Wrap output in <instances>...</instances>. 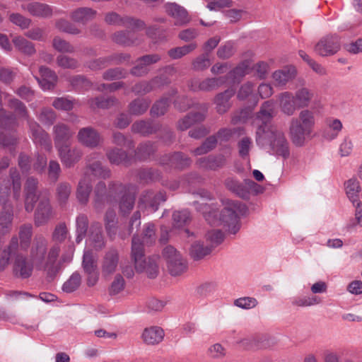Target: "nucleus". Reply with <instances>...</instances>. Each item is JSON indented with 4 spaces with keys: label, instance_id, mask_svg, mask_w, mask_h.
I'll list each match as a JSON object with an SVG mask.
<instances>
[{
    "label": "nucleus",
    "instance_id": "nucleus-55",
    "mask_svg": "<svg viewBox=\"0 0 362 362\" xmlns=\"http://www.w3.org/2000/svg\"><path fill=\"white\" fill-rule=\"evenodd\" d=\"M57 198L60 204H65L71 192V186L68 182L59 183L56 189Z\"/></svg>",
    "mask_w": 362,
    "mask_h": 362
},
{
    "label": "nucleus",
    "instance_id": "nucleus-52",
    "mask_svg": "<svg viewBox=\"0 0 362 362\" xmlns=\"http://www.w3.org/2000/svg\"><path fill=\"white\" fill-rule=\"evenodd\" d=\"M36 116L42 124L47 126L52 125L57 119L55 112L50 107H43Z\"/></svg>",
    "mask_w": 362,
    "mask_h": 362
},
{
    "label": "nucleus",
    "instance_id": "nucleus-36",
    "mask_svg": "<svg viewBox=\"0 0 362 362\" xmlns=\"http://www.w3.org/2000/svg\"><path fill=\"white\" fill-rule=\"evenodd\" d=\"M345 189L347 197L353 204L360 202L358 200V194L361 191V187L359 182L356 179L351 178L345 184Z\"/></svg>",
    "mask_w": 362,
    "mask_h": 362
},
{
    "label": "nucleus",
    "instance_id": "nucleus-9",
    "mask_svg": "<svg viewBox=\"0 0 362 362\" xmlns=\"http://www.w3.org/2000/svg\"><path fill=\"white\" fill-rule=\"evenodd\" d=\"M126 190V187L119 183L111 182L109 185L108 195L106 194L107 189L105 182H99L95 186L94 190V207L97 211H101L105 202L110 201V197L117 192H122Z\"/></svg>",
    "mask_w": 362,
    "mask_h": 362
},
{
    "label": "nucleus",
    "instance_id": "nucleus-63",
    "mask_svg": "<svg viewBox=\"0 0 362 362\" xmlns=\"http://www.w3.org/2000/svg\"><path fill=\"white\" fill-rule=\"evenodd\" d=\"M211 64V61L207 54H203L196 57L192 63V66L193 70L201 71L206 69Z\"/></svg>",
    "mask_w": 362,
    "mask_h": 362
},
{
    "label": "nucleus",
    "instance_id": "nucleus-29",
    "mask_svg": "<svg viewBox=\"0 0 362 362\" xmlns=\"http://www.w3.org/2000/svg\"><path fill=\"white\" fill-rule=\"evenodd\" d=\"M91 190L90 178L85 175L80 180L76 189V198L80 204H86L88 203Z\"/></svg>",
    "mask_w": 362,
    "mask_h": 362
},
{
    "label": "nucleus",
    "instance_id": "nucleus-40",
    "mask_svg": "<svg viewBox=\"0 0 362 362\" xmlns=\"http://www.w3.org/2000/svg\"><path fill=\"white\" fill-rule=\"evenodd\" d=\"M12 41L15 47L25 54L32 55L35 52L34 45L23 37H15Z\"/></svg>",
    "mask_w": 362,
    "mask_h": 362
},
{
    "label": "nucleus",
    "instance_id": "nucleus-37",
    "mask_svg": "<svg viewBox=\"0 0 362 362\" xmlns=\"http://www.w3.org/2000/svg\"><path fill=\"white\" fill-rule=\"evenodd\" d=\"M96 15V11L90 8H79L74 11L71 14L72 20L76 22L86 23L93 19Z\"/></svg>",
    "mask_w": 362,
    "mask_h": 362
},
{
    "label": "nucleus",
    "instance_id": "nucleus-43",
    "mask_svg": "<svg viewBox=\"0 0 362 362\" xmlns=\"http://www.w3.org/2000/svg\"><path fill=\"white\" fill-rule=\"evenodd\" d=\"M158 127L156 125L146 121H138L134 122L132 126V131L134 133L141 134L142 135H148L156 132Z\"/></svg>",
    "mask_w": 362,
    "mask_h": 362
},
{
    "label": "nucleus",
    "instance_id": "nucleus-38",
    "mask_svg": "<svg viewBox=\"0 0 362 362\" xmlns=\"http://www.w3.org/2000/svg\"><path fill=\"white\" fill-rule=\"evenodd\" d=\"M136 37L132 32L119 31L112 35V40L123 46H132L136 44Z\"/></svg>",
    "mask_w": 362,
    "mask_h": 362
},
{
    "label": "nucleus",
    "instance_id": "nucleus-1",
    "mask_svg": "<svg viewBox=\"0 0 362 362\" xmlns=\"http://www.w3.org/2000/svg\"><path fill=\"white\" fill-rule=\"evenodd\" d=\"M68 229L64 223L57 224L52 234L54 244L48 247V241L42 235H36L30 249V257L35 268L47 272L49 276L54 275L58 271L56 264L61 248L59 244L63 243L68 235Z\"/></svg>",
    "mask_w": 362,
    "mask_h": 362
},
{
    "label": "nucleus",
    "instance_id": "nucleus-2",
    "mask_svg": "<svg viewBox=\"0 0 362 362\" xmlns=\"http://www.w3.org/2000/svg\"><path fill=\"white\" fill-rule=\"evenodd\" d=\"M37 180L33 177L26 180L24 189L25 209L28 212L33 211L37 202L34 214V223L36 226H42L55 216V211L50 203L48 192L37 191Z\"/></svg>",
    "mask_w": 362,
    "mask_h": 362
},
{
    "label": "nucleus",
    "instance_id": "nucleus-10",
    "mask_svg": "<svg viewBox=\"0 0 362 362\" xmlns=\"http://www.w3.org/2000/svg\"><path fill=\"white\" fill-rule=\"evenodd\" d=\"M209 105L206 103L198 104L197 111H192L187 115L180 119L177 122V128L180 131H185L192 126L203 122L206 115Z\"/></svg>",
    "mask_w": 362,
    "mask_h": 362
},
{
    "label": "nucleus",
    "instance_id": "nucleus-41",
    "mask_svg": "<svg viewBox=\"0 0 362 362\" xmlns=\"http://www.w3.org/2000/svg\"><path fill=\"white\" fill-rule=\"evenodd\" d=\"M197 47V45L195 42H192L182 47L172 48L168 51V54L173 59H180L194 51Z\"/></svg>",
    "mask_w": 362,
    "mask_h": 362
},
{
    "label": "nucleus",
    "instance_id": "nucleus-16",
    "mask_svg": "<svg viewBox=\"0 0 362 362\" xmlns=\"http://www.w3.org/2000/svg\"><path fill=\"white\" fill-rule=\"evenodd\" d=\"M226 81L225 77L207 78L202 81L192 78L189 82V87L193 91H211L221 86Z\"/></svg>",
    "mask_w": 362,
    "mask_h": 362
},
{
    "label": "nucleus",
    "instance_id": "nucleus-57",
    "mask_svg": "<svg viewBox=\"0 0 362 362\" xmlns=\"http://www.w3.org/2000/svg\"><path fill=\"white\" fill-rule=\"evenodd\" d=\"M116 103V100L112 98H95L88 100L90 108H108Z\"/></svg>",
    "mask_w": 362,
    "mask_h": 362
},
{
    "label": "nucleus",
    "instance_id": "nucleus-11",
    "mask_svg": "<svg viewBox=\"0 0 362 362\" xmlns=\"http://www.w3.org/2000/svg\"><path fill=\"white\" fill-rule=\"evenodd\" d=\"M56 148L63 166L66 168L74 167L83 156V151L78 146L66 144Z\"/></svg>",
    "mask_w": 362,
    "mask_h": 362
},
{
    "label": "nucleus",
    "instance_id": "nucleus-58",
    "mask_svg": "<svg viewBox=\"0 0 362 362\" xmlns=\"http://www.w3.org/2000/svg\"><path fill=\"white\" fill-rule=\"evenodd\" d=\"M135 197L133 194L125 193L119 202V209L124 214H129L134 205Z\"/></svg>",
    "mask_w": 362,
    "mask_h": 362
},
{
    "label": "nucleus",
    "instance_id": "nucleus-4",
    "mask_svg": "<svg viewBox=\"0 0 362 362\" xmlns=\"http://www.w3.org/2000/svg\"><path fill=\"white\" fill-rule=\"evenodd\" d=\"M256 143L261 148L269 146L273 154L287 158L289 156L288 143L284 134L275 126L259 125L256 130Z\"/></svg>",
    "mask_w": 362,
    "mask_h": 362
},
{
    "label": "nucleus",
    "instance_id": "nucleus-35",
    "mask_svg": "<svg viewBox=\"0 0 362 362\" xmlns=\"http://www.w3.org/2000/svg\"><path fill=\"white\" fill-rule=\"evenodd\" d=\"M165 158H168V161L163 163L164 164L170 163L177 168H184L192 163L191 159L181 152L174 153L170 156H166Z\"/></svg>",
    "mask_w": 362,
    "mask_h": 362
},
{
    "label": "nucleus",
    "instance_id": "nucleus-59",
    "mask_svg": "<svg viewBox=\"0 0 362 362\" xmlns=\"http://www.w3.org/2000/svg\"><path fill=\"white\" fill-rule=\"evenodd\" d=\"M190 216L187 210L175 211L173 214V226L180 228L189 221Z\"/></svg>",
    "mask_w": 362,
    "mask_h": 362
},
{
    "label": "nucleus",
    "instance_id": "nucleus-17",
    "mask_svg": "<svg viewBox=\"0 0 362 362\" xmlns=\"http://www.w3.org/2000/svg\"><path fill=\"white\" fill-rule=\"evenodd\" d=\"M74 132L67 124L58 122L53 127V138L55 147L58 148L68 144V141L72 138Z\"/></svg>",
    "mask_w": 362,
    "mask_h": 362
},
{
    "label": "nucleus",
    "instance_id": "nucleus-56",
    "mask_svg": "<svg viewBox=\"0 0 362 362\" xmlns=\"http://www.w3.org/2000/svg\"><path fill=\"white\" fill-rule=\"evenodd\" d=\"M169 105L170 100L166 98H163L153 105L151 109V114L156 117L163 115L167 112Z\"/></svg>",
    "mask_w": 362,
    "mask_h": 362
},
{
    "label": "nucleus",
    "instance_id": "nucleus-18",
    "mask_svg": "<svg viewBox=\"0 0 362 362\" xmlns=\"http://www.w3.org/2000/svg\"><path fill=\"white\" fill-rule=\"evenodd\" d=\"M32 263H30L26 257L18 255L14 260L13 263V274L15 276L26 279L31 276L34 264L32 259L30 258Z\"/></svg>",
    "mask_w": 362,
    "mask_h": 362
},
{
    "label": "nucleus",
    "instance_id": "nucleus-32",
    "mask_svg": "<svg viewBox=\"0 0 362 362\" xmlns=\"http://www.w3.org/2000/svg\"><path fill=\"white\" fill-rule=\"evenodd\" d=\"M259 186L251 180H245L243 183H240L233 193L238 197L247 199L250 197L251 192L257 193Z\"/></svg>",
    "mask_w": 362,
    "mask_h": 362
},
{
    "label": "nucleus",
    "instance_id": "nucleus-45",
    "mask_svg": "<svg viewBox=\"0 0 362 362\" xmlns=\"http://www.w3.org/2000/svg\"><path fill=\"white\" fill-rule=\"evenodd\" d=\"M77 104L76 100L66 97L56 98L52 102V106L62 111H71Z\"/></svg>",
    "mask_w": 362,
    "mask_h": 362
},
{
    "label": "nucleus",
    "instance_id": "nucleus-33",
    "mask_svg": "<svg viewBox=\"0 0 362 362\" xmlns=\"http://www.w3.org/2000/svg\"><path fill=\"white\" fill-rule=\"evenodd\" d=\"M13 210L11 206H4L0 214V233H8L12 226Z\"/></svg>",
    "mask_w": 362,
    "mask_h": 362
},
{
    "label": "nucleus",
    "instance_id": "nucleus-39",
    "mask_svg": "<svg viewBox=\"0 0 362 362\" xmlns=\"http://www.w3.org/2000/svg\"><path fill=\"white\" fill-rule=\"evenodd\" d=\"M313 94L306 88L298 89L293 95L298 107H306L309 105Z\"/></svg>",
    "mask_w": 362,
    "mask_h": 362
},
{
    "label": "nucleus",
    "instance_id": "nucleus-64",
    "mask_svg": "<svg viewBox=\"0 0 362 362\" xmlns=\"http://www.w3.org/2000/svg\"><path fill=\"white\" fill-rule=\"evenodd\" d=\"M206 241L211 245L210 247H216L221 244L223 239L224 235L220 230H211L206 234Z\"/></svg>",
    "mask_w": 362,
    "mask_h": 362
},
{
    "label": "nucleus",
    "instance_id": "nucleus-49",
    "mask_svg": "<svg viewBox=\"0 0 362 362\" xmlns=\"http://www.w3.org/2000/svg\"><path fill=\"white\" fill-rule=\"evenodd\" d=\"M107 157L112 164L119 165L126 163L128 160L126 152L119 148H112L106 153Z\"/></svg>",
    "mask_w": 362,
    "mask_h": 362
},
{
    "label": "nucleus",
    "instance_id": "nucleus-46",
    "mask_svg": "<svg viewBox=\"0 0 362 362\" xmlns=\"http://www.w3.org/2000/svg\"><path fill=\"white\" fill-rule=\"evenodd\" d=\"M19 238L21 240L20 246L21 248L26 250L30 243L33 235V227L31 224L22 225L19 228Z\"/></svg>",
    "mask_w": 362,
    "mask_h": 362
},
{
    "label": "nucleus",
    "instance_id": "nucleus-44",
    "mask_svg": "<svg viewBox=\"0 0 362 362\" xmlns=\"http://www.w3.org/2000/svg\"><path fill=\"white\" fill-rule=\"evenodd\" d=\"M211 251V248L209 246H204L199 242H196L191 245L189 254L192 259L199 260L209 255Z\"/></svg>",
    "mask_w": 362,
    "mask_h": 362
},
{
    "label": "nucleus",
    "instance_id": "nucleus-19",
    "mask_svg": "<svg viewBox=\"0 0 362 362\" xmlns=\"http://www.w3.org/2000/svg\"><path fill=\"white\" fill-rule=\"evenodd\" d=\"M165 194L163 192H158L155 193L153 191H146L141 194L139 205L140 207L141 205H144V207H149L153 211H156L158 208V205L161 202H165Z\"/></svg>",
    "mask_w": 362,
    "mask_h": 362
},
{
    "label": "nucleus",
    "instance_id": "nucleus-3",
    "mask_svg": "<svg viewBox=\"0 0 362 362\" xmlns=\"http://www.w3.org/2000/svg\"><path fill=\"white\" fill-rule=\"evenodd\" d=\"M197 209L201 211L206 219L210 224H223L228 231L231 234H235L240 229L239 215L243 214L245 211V206L238 202L230 201L221 214L210 206L204 203H199Z\"/></svg>",
    "mask_w": 362,
    "mask_h": 362
},
{
    "label": "nucleus",
    "instance_id": "nucleus-30",
    "mask_svg": "<svg viewBox=\"0 0 362 362\" xmlns=\"http://www.w3.org/2000/svg\"><path fill=\"white\" fill-rule=\"evenodd\" d=\"M98 153H94L88 156L87 168L95 175L103 178L109 177L110 171L107 168L103 167L100 161L91 162L92 159L95 158Z\"/></svg>",
    "mask_w": 362,
    "mask_h": 362
},
{
    "label": "nucleus",
    "instance_id": "nucleus-22",
    "mask_svg": "<svg viewBox=\"0 0 362 362\" xmlns=\"http://www.w3.org/2000/svg\"><path fill=\"white\" fill-rule=\"evenodd\" d=\"M166 13L175 18L176 25H183L189 22L187 11L175 3H168L165 6Z\"/></svg>",
    "mask_w": 362,
    "mask_h": 362
},
{
    "label": "nucleus",
    "instance_id": "nucleus-51",
    "mask_svg": "<svg viewBox=\"0 0 362 362\" xmlns=\"http://www.w3.org/2000/svg\"><path fill=\"white\" fill-rule=\"evenodd\" d=\"M88 226V218L84 214H80L76 218V241L79 243L85 237Z\"/></svg>",
    "mask_w": 362,
    "mask_h": 362
},
{
    "label": "nucleus",
    "instance_id": "nucleus-12",
    "mask_svg": "<svg viewBox=\"0 0 362 362\" xmlns=\"http://www.w3.org/2000/svg\"><path fill=\"white\" fill-rule=\"evenodd\" d=\"M82 267L87 274V284L93 286L98 281V272L97 265V256L90 250H86L83 253Z\"/></svg>",
    "mask_w": 362,
    "mask_h": 362
},
{
    "label": "nucleus",
    "instance_id": "nucleus-48",
    "mask_svg": "<svg viewBox=\"0 0 362 362\" xmlns=\"http://www.w3.org/2000/svg\"><path fill=\"white\" fill-rule=\"evenodd\" d=\"M150 103L145 99H136L129 105V112L133 115L144 114L149 107Z\"/></svg>",
    "mask_w": 362,
    "mask_h": 362
},
{
    "label": "nucleus",
    "instance_id": "nucleus-13",
    "mask_svg": "<svg viewBox=\"0 0 362 362\" xmlns=\"http://www.w3.org/2000/svg\"><path fill=\"white\" fill-rule=\"evenodd\" d=\"M171 81L166 75L154 77L150 81H142L132 87V91L136 95H145L153 90L160 88L170 84Z\"/></svg>",
    "mask_w": 362,
    "mask_h": 362
},
{
    "label": "nucleus",
    "instance_id": "nucleus-23",
    "mask_svg": "<svg viewBox=\"0 0 362 362\" xmlns=\"http://www.w3.org/2000/svg\"><path fill=\"white\" fill-rule=\"evenodd\" d=\"M119 262V255L117 250H110L103 259L101 270L105 276L112 274L117 269Z\"/></svg>",
    "mask_w": 362,
    "mask_h": 362
},
{
    "label": "nucleus",
    "instance_id": "nucleus-21",
    "mask_svg": "<svg viewBox=\"0 0 362 362\" xmlns=\"http://www.w3.org/2000/svg\"><path fill=\"white\" fill-rule=\"evenodd\" d=\"M40 74V77H36V79L44 90H49L53 89L57 82V76L54 71L45 66H40L39 69Z\"/></svg>",
    "mask_w": 362,
    "mask_h": 362
},
{
    "label": "nucleus",
    "instance_id": "nucleus-6",
    "mask_svg": "<svg viewBox=\"0 0 362 362\" xmlns=\"http://www.w3.org/2000/svg\"><path fill=\"white\" fill-rule=\"evenodd\" d=\"M315 124L313 112L307 109L301 110L297 118L291 120L289 134L292 142L296 146H303L305 139L313 132Z\"/></svg>",
    "mask_w": 362,
    "mask_h": 362
},
{
    "label": "nucleus",
    "instance_id": "nucleus-34",
    "mask_svg": "<svg viewBox=\"0 0 362 362\" xmlns=\"http://www.w3.org/2000/svg\"><path fill=\"white\" fill-rule=\"evenodd\" d=\"M18 240L16 236H13L6 249H4L0 254V271L4 270L8 264L11 254L17 250Z\"/></svg>",
    "mask_w": 362,
    "mask_h": 362
},
{
    "label": "nucleus",
    "instance_id": "nucleus-54",
    "mask_svg": "<svg viewBox=\"0 0 362 362\" xmlns=\"http://www.w3.org/2000/svg\"><path fill=\"white\" fill-rule=\"evenodd\" d=\"M156 150V146L151 141L141 144L136 151V156L140 160H144L153 154Z\"/></svg>",
    "mask_w": 362,
    "mask_h": 362
},
{
    "label": "nucleus",
    "instance_id": "nucleus-47",
    "mask_svg": "<svg viewBox=\"0 0 362 362\" xmlns=\"http://www.w3.org/2000/svg\"><path fill=\"white\" fill-rule=\"evenodd\" d=\"M18 125L16 117L7 114L4 109H0V127L5 131L13 129Z\"/></svg>",
    "mask_w": 362,
    "mask_h": 362
},
{
    "label": "nucleus",
    "instance_id": "nucleus-20",
    "mask_svg": "<svg viewBox=\"0 0 362 362\" xmlns=\"http://www.w3.org/2000/svg\"><path fill=\"white\" fill-rule=\"evenodd\" d=\"M226 163V158L223 154L210 155L199 158L196 164L201 168L216 170L223 168Z\"/></svg>",
    "mask_w": 362,
    "mask_h": 362
},
{
    "label": "nucleus",
    "instance_id": "nucleus-28",
    "mask_svg": "<svg viewBox=\"0 0 362 362\" xmlns=\"http://www.w3.org/2000/svg\"><path fill=\"white\" fill-rule=\"evenodd\" d=\"M281 110L286 115H293L296 110L297 104L293 95L290 92H284L279 95Z\"/></svg>",
    "mask_w": 362,
    "mask_h": 362
},
{
    "label": "nucleus",
    "instance_id": "nucleus-15",
    "mask_svg": "<svg viewBox=\"0 0 362 362\" xmlns=\"http://www.w3.org/2000/svg\"><path fill=\"white\" fill-rule=\"evenodd\" d=\"M340 49L337 36L328 35L322 38L315 45V51L322 57L333 55Z\"/></svg>",
    "mask_w": 362,
    "mask_h": 362
},
{
    "label": "nucleus",
    "instance_id": "nucleus-27",
    "mask_svg": "<svg viewBox=\"0 0 362 362\" xmlns=\"http://www.w3.org/2000/svg\"><path fill=\"white\" fill-rule=\"evenodd\" d=\"M235 90L233 89L226 90L224 92L218 93L214 99V103L216 105V110L218 114L226 112L230 107V98L234 95Z\"/></svg>",
    "mask_w": 362,
    "mask_h": 362
},
{
    "label": "nucleus",
    "instance_id": "nucleus-60",
    "mask_svg": "<svg viewBox=\"0 0 362 362\" xmlns=\"http://www.w3.org/2000/svg\"><path fill=\"white\" fill-rule=\"evenodd\" d=\"M81 282V275L75 272L70 278L64 284L63 291L67 293H71L76 290L80 286Z\"/></svg>",
    "mask_w": 362,
    "mask_h": 362
},
{
    "label": "nucleus",
    "instance_id": "nucleus-31",
    "mask_svg": "<svg viewBox=\"0 0 362 362\" xmlns=\"http://www.w3.org/2000/svg\"><path fill=\"white\" fill-rule=\"evenodd\" d=\"M164 337L163 330L159 327L146 328L142 334V338L148 344H156L160 343Z\"/></svg>",
    "mask_w": 362,
    "mask_h": 362
},
{
    "label": "nucleus",
    "instance_id": "nucleus-14",
    "mask_svg": "<svg viewBox=\"0 0 362 362\" xmlns=\"http://www.w3.org/2000/svg\"><path fill=\"white\" fill-rule=\"evenodd\" d=\"M76 138L81 144L88 148H96L103 142L100 133L92 127L81 128Z\"/></svg>",
    "mask_w": 362,
    "mask_h": 362
},
{
    "label": "nucleus",
    "instance_id": "nucleus-61",
    "mask_svg": "<svg viewBox=\"0 0 362 362\" xmlns=\"http://www.w3.org/2000/svg\"><path fill=\"white\" fill-rule=\"evenodd\" d=\"M52 46L57 51L62 53H73L75 51L74 47L69 42L59 37L54 38Z\"/></svg>",
    "mask_w": 362,
    "mask_h": 362
},
{
    "label": "nucleus",
    "instance_id": "nucleus-50",
    "mask_svg": "<svg viewBox=\"0 0 362 362\" xmlns=\"http://www.w3.org/2000/svg\"><path fill=\"white\" fill-rule=\"evenodd\" d=\"M322 300L317 296H305L296 298L292 305L297 307H310L321 303Z\"/></svg>",
    "mask_w": 362,
    "mask_h": 362
},
{
    "label": "nucleus",
    "instance_id": "nucleus-7",
    "mask_svg": "<svg viewBox=\"0 0 362 362\" xmlns=\"http://www.w3.org/2000/svg\"><path fill=\"white\" fill-rule=\"evenodd\" d=\"M132 257L138 272H145L151 279L158 275V267L156 259L151 257L146 259L144 257L143 243L136 236L132 238Z\"/></svg>",
    "mask_w": 362,
    "mask_h": 362
},
{
    "label": "nucleus",
    "instance_id": "nucleus-26",
    "mask_svg": "<svg viewBox=\"0 0 362 362\" xmlns=\"http://www.w3.org/2000/svg\"><path fill=\"white\" fill-rule=\"evenodd\" d=\"M296 76V69L293 66H286L276 70L272 74V78L276 86L283 87Z\"/></svg>",
    "mask_w": 362,
    "mask_h": 362
},
{
    "label": "nucleus",
    "instance_id": "nucleus-8",
    "mask_svg": "<svg viewBox=\"0 0 362 362\" xmlns=\"http://www.w3.org/2000/svg\"><path fill=\"white\" fill-rule=\"evenodd\" d=\"M168 269L173 276H179L186 272L187 264L180 253L173 246H166L163 250Z\"/></svg>",
    "mask_w": 362,
    "mask_h": 362
},
{
    "label": "nucleus",
    "instance_id": "nucleus-53",
    "mask_svg": "<svg viewBox=\"0 0 362 362\" xmlns=\"http://www.w3.org/2000/svg\"><path fill=\"white\" fill-rule=\"evenodd\" d=\"M355 206L354 218H351L346 224V229L352 230L356 226H359L362 228V201L358 202L354 204Z\"/></svg>",
    "mask_w": 362,
    "mask_h": 362
},
{
    "label": "nucleus",
    "instance_id": "nucleus-62",
    "mask_svg": "<svg viewBox=\"0 0 362 362\" xmlns=\"http://www.w3.org/2000/svg\"><path fill=\"white\" fill-rule=\"evenodd\" d=\"M56 62L57 65L63 69H75L79 65L76 59L62 54L57 57Z\"/></svg>",
    "mask_w": 362,
    "mask_h": 362
},
{
    "label": "nucleus",
    "instance_id": "nucleus-25",
    "mask_svg": "<svg viewBox=\"0 0 362 362\" xmlns=\"http://www.w3.org/2000/svg\"><path fill=\"white\" fill-rule=\"evenodd\" d=\"M274 113V103L272 100H267L264 102L260 108V110L257 115L254 121V124L258 128L259 125L264 126L267 124L268 126H272L268 123V121L273 117Z\"/></svg>",
    "mask_w": 362,
    "mask_h": 362
},
{
    "label": "nucleus",
    "instance_id": "nucleus-5",
    "mask_svg": "<svg viewBox=\"0 0 362 362\" xmlns=\"http://www.w3.org/2000/svg\"><path fill=\"white\" fill-rule=\"evenodd\" d=\"M8 103V107L13 110L20 117H23L27 120L30 137L34 143L40 145L46 151H51L52 145L49 135L37 122L30 117L25 104L16 98L9 99Z\"/></svg>",
    "mask_w": 362,
    "mask_h": 362
},
{
    "label": "nucleus",
    "instance_id": "nucleus-24",
    "mask_svg": "<svg viewBox=\"0 0 362 362\" xmlns=\"http://www.w3.org/2000/svg\"><path fill=\"white\" fill-rule=\"evenodd\" d=\"M22 9L27 11L32 16L41 18L50 17L53 13L52 6L37 1H32L29 4H24L22 6Z\"/></svg>",
    "mask_w": 362,
    "mask_h": 362
},
{
    "label": "nucleus",
    "instance_id": "nucleus-42",
    "mask_svg": "<svg viewBox=\"0 0 362 362\" xmlns=\"http://www.w3.org/2000/svg\"><path fill=\"white\" fill-rule=\"evenodd\" d=\"M217 143L216 136L215 135L210 136L206 139L200 146L192 151V153L194 156L206 154L216 148Z\"/></svg>",
    "mask_w": 362,
    "mask_h": 362
}]
</instances>
